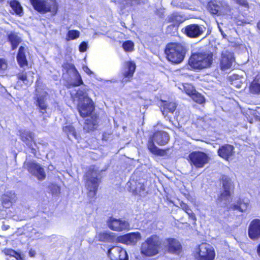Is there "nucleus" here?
I'll return each mask as SVG.
<instances>
[{
    "label": "nucleus",
    "instance_id": "obj_1",
    "mask_svg": "<svg viewBox=\"0 0 260 260\" xmlns=\"http://www.w3.org/2000/svg\"><path fill=\"white\" fill-rule=\"evenodd\" d=\"M71 96L74 102H77V109L82 117L89 116L94 109L93 101L90 99L85 88H78L72 91Z\"/></svg>",
    "mask_w": 260,
    "mask_h": 260
},
{
    "label": "nucleus",
    "instance_id": "obj_2",
    "mask_svg": "<svg viewBox=\"0 0 260 260\" xmlns=\"http://www.w3.org/2000/svg\"><path fill=\"white\" fill-rule=\"evenodd\" d=\"M105 170H100L96 166L90 167L85 176V187L88 190L87 195L90 199L96 196L99 181L102 177V173Z\"/></svg>",
    "mask_w": 260,
    "mask_h": 260
},
{
    "label": "nucleus",
    "instance_id": "obj_3",
    "mask_svg": "<svg viewBox=\"0 0 260 260\" xmlns=\"http://www.w3.org/2000/svg\"><path fill=\"white\" fill-rule=\"evenodd\" d=\"M162 241L158 236L152 235L142 243L141 253L147 256H152L158 254L161 248Z\"/></svg>",
    "mask_w": 260,
    "mask_h": 260
},
{
    "label": "nucleus",
    "instance_id": "obj_4",
    "mask_svg": "<svg viewBox=\"0 0 260 260\" xmlns=\"http://www.w3.org/2000/svg\"><path fill=\"white\" fill-rule=\"evenodd\" d=\"M212 62V55L206 52L194 53L190 56L188 64L195 70L209 68Z\"/></svg>",
    "mask_w": 260,
    "mask_h": 260
},
{
    "label": "nucleus",
    "instance_id": "obj_5",
    "mask_svg": "<svg viewBox=\"0 0 260 260\" xmlns=\"http://www.w3.org/2000/svg\"><path fill=\"white\" fill-rule=\"evenodd\" d=\"M186 52L185 48L177 43L169 44L165 49L168 60L175 64H179L183 60Z\"/></svg>",
    "mask_w": 260,
    "mask_h": 260
},
{
    "label": "nucleus",
    "instance_id": "obj_6",
    "mask_svg": "<svg viewBox=\"0 0 260 260\" xmlns=\"http://www.w3.org/2000/svg\"><path fill=\"white\" fill-rule=\"evenodd\" d=\"M30 2L34 8L39 12H50L52 16L57 13L58 5L56 0H30Z\"/></svg>",
    "mask_w": 260,
    "mask_h": 260
},
{
    "label": "nucleus",
    "instance_id": "obj_7",
    "mask_svg": "<svg viewBox=\"0 0 260 260\" xmlns=\"http://www.w3.org/2000/svg\"><path fill=\"white\" fill-rule=\"evenodd\" d=\"M169 140V136L167 133L164 131H157L153 134L151 141L149 142L148 148L151 152L157 154L159 150L154 143H156L159 145H165L168 143Z\"/></svg>",
    "mask_w": 260,
    "mask_h": 260
},
{
    "label": "nucleus",
    "instance_id": "obj_8",
    "mask_svg": "<svg viewBox=\"0 0 260 260\" xmlns=\"http://www.w3.org/2000/svg\"><path fill=\"white\" fill-rule=\"evenodd\" d=\"M208 8L211 13L217 15L230 14L231 10L230 6L224 0H212L209 2Z\"/></svg>",
    "mask_w": 260,
    "mask_h": 260
},
{
    "label": "nucleus",
    "instance_id": "obj_9",
    "mask_svg": "<svg viewBox=\"0 0 260 260\" xmlns=\"http://www.w3.org/2000/svg\"><path fill=\"white\" fill-rule=\"evenodd\" d=\"M215 256L214 248L207 243H203L199 246L196 255L197 260H214Z\"/></svg>",
    "mask_w": 260,
    "mask_h": 260
},
{
    "label": "nucleus",
    "instance_id": "obj_10",
    "mask_svg": "<svg viewBox=\"0 0 260 260\" xmlns=\"http://www.w3.org/2000/svg\"><path fill=\"white\" fill-rule=\"evenodd\" d=\"M222 181L224 191L221 194L218 200L221 202L223 201V204L226 205L229 202V199L234 185L231 178L227 176H223Z\"/></svg>",
    "mask_w": 260,
    "mask_h": 260
},
{
    "label": "nucleus",
    "instance_id": "obj_11",
    "mask_svg": "<svg viewBox=\"0 0 260 260\" xmlns=\"http://www.w3.org/2000/svg\"><path fill=\"white\" fill-rule=\"evenodd\" d=\"M24 168L39 180H43L46 177L44 169L39 164L34 161H25L24 163Z\"/></svg>",
    "mask_w": 260,
    "mask_h": 260
},
{
    "label": "nucleus",
    "instance_id": "obj_12",
    "mask_svg": "<svg viewBox=\"0 0 260 260\" xmlns=\"http://www.w3.org/2000/svg\"><path fill=\"white\" fill-rule=\"evenodd\" d=\"M191 163L196 168H203L209 161V157L207 154L201 151H194L189 155Z\"/></svg>",
    "mask_w": 260,
    "mask_h": 260
},
{
    "label": "nucleus",
    "instance_id": "obj_13",
    "mask_svg": "<svg viewBox=\"0 0 260 260\" xmlns=\"http://www.w3.org/2000/svg\"><path fill=\"white\" fill-rule=\"evenodd\" d=\"M108 227L112 230L122 231L129 229V225L125 220L110 217L107 221Z\"/></svg>",
    "mask_w": 260,
    "mask_h": 260
},
{
    "label": "nucleus",
    "instance_id": "obj_14",
    "mask_svg": "<svg viewBox=\"0 0 260 260\" xmlns=\"http://www.w3.org/2000/svg\"><path fill=\"white\" fill-rule=\"evenodd\" d=\"M108 255L111 260H128L126 251L119 246H113L108 250Z\"/></svg>",
    "mask_w": 260,
    "mask_h": 260
},
{
    "label": "nucleus",
    "instance_id": "obj_15",
    "mask_svg": "<svg viewBox=\"0 0 260 260\" xmlns=\"http://www.w3.org/2000/svg\"><path fill=\"white\" fill-rule=\"evenodd\" d=\"M235 60L233 54L227 50H224L221 54L220 66L222 71L230 69Z\"/></svg>",
    "mask_w": 260,
    "mask_h": 260
},
{
    "label": "nucleus",
    "instance_id": "obj_16",
    "mask_svg": "<svg viewBox=\"0 0 260 260\" xmlns=\"http://www.w3.org/2000/svg\"><path fill=\"white\" fill-rule=\"evenodd\" d=\"M205 30V27L198 24H190L185 28V34L190 38H197L201 36Z\"/></svg>",
    "mask_w": 260,
    "mask_h": 260
},
{
    "label": "nucleus",
    "instance_id": "obj_17",
    "mask_svg": "<svg viewBox=\"0 0 260 260\" xmlns=\"http://www.w3.org/2000/svg\"><path fill=\"white\" fill-rule=\"evenodd\" d=\"M163 243L168 249V251L171 253L179 254L181 251V245L180 242L175 239H167L164 240Z\"/></svg>",
    "mask_w": 260,
    "mask_h": 260
},
{
    "label": "nucleus",
    "instance_id": "obj_18",
    "mask_svg": "<svg viewBox=\"0 0 260 260\" xmlns=\"http://www.w3.org/2000/svg\"><path fill=\"white\" fill-rule=\"evenodd\" d=\"M141 238V235L139 232L131 233L119 237L120 242L126 245H134Z\"/></svg>",
    "mask_w": 260,
    "mask_h": 260
},
{
    "label": "nucleus",
    "instance_id": "obj_19",
    "mask_svg": "<svg viewBox=\"0 0 260 260\" xmlns=\"http://www.w3.org/2000/svg\"><path fill=\"white\" fill-rule=\"evenodd\" d=\"M248 236L253 240L260 238V220L255 219L250 223L248 228Z\"/></svg>",
    "mask_w": 260,
    "mask_h": 260
},
{
    "label": "nucleus",
    "instance_id": "obj_20",
    "mask_svg": "<svg viewBox=\"0 0 260 260\" xmlns=\"http://www.w3.org/2000/svg\"><path fill=\"white\" fill-rule=\"evenodd\" d=\"M235 148L233 145L225 144L220 147L218 150V155L226 160H229L235 154Z\"/></svg>",
    "mask_w": 260,
    "mask_h": 260
},
{
    "label": "nucleus",
    "instance_id": "obj_21",
    "mask_svg": "<svg viewBox=\"0 0 260 260\" xmlns=\"http://www.w3.org/2000/svg\"><path fill=\"white\" fill-rule=\"evenodd\" d=\"M16 194L12 191H7L3 194L0 199L1 204L6 208H10L12 204L16 202Z\"/></svg>",
    "mask_w": 260,
    "mask_h": 260
},
{
    "label": "nucleus",
    "instance_id": "obj_22",
    "mask_svg": "<svg viewBox=\"0 0 260 260\" xmlns=\"http://www.w3.org/2000/svg\"><path fill=\"white\" fill-rule=\"evenodd\" d=\"M130 191L135 194H139L140 196L145 195V187L144 184L141 182H137L134 180H131L127 183Z\"/></svg>",
    "mask_w": 260,
    "mask_h": 260
},
{
    "label": "nucleus",
    "instance_id": "obj_23",
    "mask_svg": "<svg viewBox=\"0 0 260 260\" xmlns=\"http://www.w3.org/2000/svg\"><path fill=\"white\" fill-rule=\"evenodd\" d=\"M136 70V64L133 61H127L125 62L122 74L124 78L123 82H127L128 78L133 77Z\"/></svg>",
    "mask_w": 260,
    "mask_h": 260
},
{
    "label": "nucleus",
    "instance_id": "obj_24",
    "mask_svg": "<svg viewBox=\"0 0 260 260\" xmlns=\"http://www.w3.org/2000/svg\"><path fill=\"white\" fill-rule=\"evenodd\" d=\"M37 92V105L41 110H45L47 105L45 103V100L48 95L46 91L41 90L38 87L36 88Z\"/></svg>",
    "mask_w": 260,
    "mask_h": 260
},
{
    "label": "nucleus",
    "instance_id": "obj_25",
    "mask_svg": "<svg viewBox=\"0 0 260 260\" xmlns=\"http://www.w3.org/2000/svg\"><path fill=\"white\" fill-rule=\"evenodd\" d=\"M161 110L162 114L166 116L168 113H173L177 107V104L175 102H162Z\"/></svg>",
    "mask_w": 260,
    "mask_h": 260
},
{
    "label": "nucleus",
    "instance_id": "obj_26",
    "mask_svg": "<svg viewBox=\"0 0 260 260\" xmlns=\"http://www.w3.org/2000/svg\"><path fill=\"white\" fill-rule=\"evenodd\" d=\"M22 141L30 148H33L34 134L29 131H24L20 133Z\"/></svg>",
    "mask_w": 260,
    "mask_h": 260
},
{
    "label": "nucleus",
    "instance_id": "obj_27",
    "mask_svg": "<svg viewBox=\"0 0 260 260\" xmlns=\"http://www.w3.org/2000/svg\"><path fill=\"white\" fill-rule=\"evenodd\" d=\"M25 51V48L23 46H20L16 57L17 62L21 68L26 67L28 64Z\"/></svg>",
    "mask_w": 260,
    "mask_h": 260
},
{
    "label": "nucleus",
    "instance_id": "obj_28",
    "mask_svg": "<svg viewBox=\"0 0 260 260\" xmlns=\"http://www.w3.org/2000/svg\"><path fill=\"white\" fill-rule=\"evenodd\" d=\"M98 123L96 117H91L90 118L86 119L83 129L86 132L93 131L96 128Z\"/></svg>",
    "mask_w": 260,
    "mask_h": 260
},
{
    "label": "nucleus",
    "instance_id": "obj_29",
    "mask_svg": "<svg viewBox=\"0 0 260 260\" xmlns=\"http://www.w3.org/2000/svg\"><path fill=\"white\" fill-rule=\"evenodd\" d=\"M249 204V202L248 199H239L237 203L234 205V209L243 212L247 210Z\"/></svg>",
    "mask_w": 260,
    "mask_h": 260
},
{
    "label": "nucleus",
    "instance_id": "obj_30",
    "mask_svg": "<svg viewBox=\"0 0 260 260\" xmlns=\"http://www.w3.org/2000/svg\"><path fill=\"white\" fill-rule=\"evenodd\" d=\"M250 90L252 93H260V74L257 75L251 83Z\"/></svg>",
    "mask_w": 260,
    "mask_h": 260
},
{
    "label": "nucleus",
    "instance_id": "obj_31",
    "mask_svg": "<svg viewBox=\"0 0 260 260\" xmlns=\"http://www.w3.org/2000/svg\"><path fill=\"white\" fill-rule=\"evenodd\" d=\"M63 131L66 133L69 139L72 140L73 138L78 139L76 130L72 125H68L63 126Z\"/></svg>",
    "mask_w": 260,
    "mask_h": 260
},
{
    "label": "nucleus",
    "instance_id": "obj_32",
    "mask_svg": "<svg viewBox=\"0 0 260 260\" xmlns=\"http://www.w3.org/2000/svg\"><path fill=\"white\" fill-rule=\"evenodd\" d=\"M97 240L102 242H110L113 239L112 233L107 232H101L99 233L95 237Z\"/></svg>",
    "mask_w": 260,
    "mask_h": 260
},
{
    "label": "nucleus",
    "instance_id": "obj_33",
    "mask_svg": "<svg viewBox=\"0 0 260 260\" xmlns=\"http://www.w3.org/2000/svg\"><path fill=\"white\" fill-rule=\"evenodd\" d=\"M10 5L13 11L17 15L21 16L23 14V9L19 2L13 0L10 2Z\"/></svg>",
    "mask_w": 260,
    "mask_h": 260
},
{
    "label": "nucleus",
    "instance_id": "obj_34",
    "mask_svg": "<svg viewBox=\"0 0 260 260\" xmlns=\"http://www.w3.org/2000/svg\"><path fill=\"white\" fill-rule=\"evenodd\" d=\"M8 39L12 45V49H15L21 42V39L16 34L11 33L8 36Z\"/></svg>",
    "mask_w": 260,
    "mask_h": 260
},
{
    "label": "nucleus",
    "instance_id": "obj_35",
    "mask_svg": "<svg viewBox=\"0 0 260 260\" xmlns=\"http://www.w3.org/2000/svg\"><path fill=\"white\" fill-rule=\"evenodd\" d=\"M17 78L21 80L26 85H30L33 82V77H28L27 73L24 72L20 73L17 75Z\"/></svg>",
    "mask_w": 260,
    "mask_h": 260
},
{
    "label": "nucleus",
    "instance_id": "obj_36",
    "mask_svg": "<svg viewBox=\"0 0 260 260\" xmlns=\"http://www.w3.org/2000/svg\"><path fill=\"white\" fill-rule=\"evenodd\" d=\"M179 88L184 91L187 95L191 96L196 91L192 85L188 83L183 84L179 87Z\"/></svg>",
    "mask_w": 260,
    "mask_h": 260
},
{
    "label": "nucleus",
    "instance_id": "obj_37",
    "mask_svg": "<svg viewBox=\"0 0 260 260\" xmlns=\"http://www.w3.org/2000/svg\"><path fill=\"white\" fill-rule=\"evenodd\" d=\"M5 253L6 255H9L13 256L16 258L17 260H24V255L11 249H8L5 250Z\"/></svg>",
    "mask_w": 260,
    "mask_h": 260
},
{
    "label": "nucleus",
    "instance_id": "obj_38",
    "mask_svg": "<svg viewBox=\"0 0 260 260\" xmlns=\"http://www.w3.org/2000/svg\"><path fill=\"white\" fill-rule=\"evenodd\" d=\"M80 36V32L76 30H69L66 37V40L69 41L78 38Z\"/></svg>",
    "mask_w": 260,
    "mask_h": 260
},
{
    "label": "nucleus",
    "instance_id": "obj_39",
    "mask_svg": "<svg viewBox=\"0 0 260 260\" xmlns=\"http://www.w3.org/2000/svg\"><path fill=\"white\" fill-rule=\"evenodd\" d=\"M168 20L170 22H180L181 21V16L177 12H174L168 16Z\"/></svg>",
    "mask_w": 260,
    "mask_h": 260
},
{
    "label": "nucleus",
    "instance_id": "obj_40",
    "mask_svg": "<svg viewBox=\"0 0 260 260\" xmlns=\"http://www.w3.org/2000/svg\"><path fill=\"white\" fill-rule=\"evenodd\" d=\"M190 97L194 102L200 104H203L205 102L204 98L201 94L197 92L196 91Z\"/></svg>",
    "mask_w": 260,
    "mask_h": 260
},
{
    "label": "nucleus",
    "instance_id": "obj_41",
    "mask_svg": "<svg viewBox=\"0 0 260 260\" xmlns=\"http://www.w3.org/2000/svg\"><path fill=\"white\" fill-rule=\"evenodd\" d=\"M134 44L131 41H127L123 43L122 47L126 52H131L134 50Z\"/></svg>",
    "mask_w": 260,
    "mask_h": 260
},
{
    "label": "nucleus",
    "instance_id": "obj_42",
    "mask_svg": "<svg viewBox=\"0 0 260 260\" xmlns=\"http://www.w3.org/2000/svg\"><path fill=\"white\" fill-rule=\"evenodd\" d=\"M121 3L124 5V7H125L140 4L141 0H121Z\"/></svg>",
    "mask_w": 260,
    "mask_h": 260
},
{
    "label": "nucleus",
    "instance_id": "obj_43",
    "mask_svg": "<svg viewBox=\"0 0 260 260\" xmlns=\"http://www.w3.org/2000/svg\"><path fill=\"white\" fill-rule=\"evenodd\" d=\"M49 188L53 194L57 195L60 193V187L56 184H51Z\"/></svg>",
    "mask_w": 260,
    "mask_h": 260
},
{
    "label": "nucleus",
    "instance_id": "obj_44",
    "mask_svg": "<svg viewBox=\"0 0 260 260\" xmlns=\"http://www.w3.org/2000/svg\"><path fill=\"white\" fill-rule=\"evenodd\" d=\"M8 67L7 61L3 58H0V73L5 71Z\"/></svg>",
    "mask_w": 260,
    "mask_h": 260
},
{
    "label": "nucleus",
    "instance_id": "obj_45",
    "mask_svg": "<svg viewBox=\"0 0 260 260\" xmlns=\"http://www.w3.org/2000/svg\"><path fill=\"white\" fill-rule=\"evenodd\" d=\"M238 4L244 7L248 8V4L247 2V0H234Z\"/></svg>",
    "mask_w": 260,
    "mask_h": 260
},
{
    "label": "nucleus",
    "instance_id": "obj_46",
    "mask_svg": "<svg viewBox=\"0 0 260 260\" xmlns=\"http://www.w3.org/2000/svg\"><path fill=\"white\" fill-rule=\"evenodd\" d=\"M87 47V43L85 42H83L81 43L79 46V51L83 52L86 50Z\"/></svg>",
    "mask_w": 260,
    "mask_h": 260
},
{
    "label": "nucleus",
    "instance_id": "obj_47",
    "mask_svg": "<svg viewBox=\"0 0 260 260\" xmlns=\"http://www.w3.org/2000/svg\"><path fill=\"white\" fill-rule=\"evenodd\" d=\"M180 206L182 210H184L186 213H187L188 211L191 209L186 204L182 202L180 203Z\"/></svg>",
    "mask_w": 260,
    "mask_h": 260
},
{
    "label": "nucleus",
    "instance_id": "obj_48",
    "mask_svg": "<svg viewBox=\"0 0 260 260\" xmlns=\"http://www.w3.org/2000/svg\"><path fill=\"white\" fill-rule=\"evenodd\" d=\"M83 84V81L82 80L81 76L78 75L77 76V81L74 83V86H79Z\"/></svg>",
    "mask_w": 260,
    "mask_h": 260
},
{
    "label": "nucleus",
    "instance_id": "obj_49",
    "mask_svg": "<svg viewBox=\"0 0 260 260\" xmlns=\"http://www.w3.org/2000/svg\"><path fill=\"white\" fill-rule=\"evenodd\" d=\"M186 213L188 215L189 217L192 218L193 220H196V216L191 209L188 211Z\"/></svg>",
    "mask_w": 260,
    "mask_h": 260
},
{
    "label": "nucleus",
    "instance_id": "obj_50",
    "mask_svg": "<svg viewBox=\"0 0 260 260\" xmlns=\"http://www.w3.org/2000/svg\"><path fill=\"white\" fill-rule=\"evenodd\" d=\"M83 70L88 74V75H91L93 72L87 67H83Z\"/></svg>",
    "mask_w": 260,
    "mask_h": 260
},
{
    "label": "nucleus",
    "instance_id": "obj_51",
    "mask_svg": "<svg viewBox=\"0 0 260 260\" xmlns=\"http://www.w3.org/2000/svg\"><path fill=\"white\" fill-rule=\"evenodd\" d=\"M36 255V251L31 249L29 251V255L30 256V257H34Z\"/></svg>",
    "mask_w": 260,
    "mask_h": 260
},
{
    "label": "nucleus",
    "instance_id": "obj_52",
    "mask_svg": "<svg viewBox=\"0 0 260 260\" xmlns=\"http://www.w3.org/2000/svg\"><path fill=\"white\" fill-rule=\"evenodd\" d=\"M221 34L222 35L223 38H226V35L223 32V30H221Z\"/></svg>",
    "mask_w": 260,
    "mask_h": 260
},
{
    "label": "nucleus",
    "instance_id": "obj_53",
    "mask_svg": "<svg viewBox=\"0 0 260 260\" xmlns=\"http://www.w3.org/2000/svg\"><path fill=\"white\" fill-rule=\"evenodd\" d=\"M257 253H258V255L260 256V244L258 246V248H257Z\"/></svg>",
    "mask_w": 260,
    "mask_h": 260
},
{
    "label": "nucleus",
    "instance_id": "obj_54",
    "mask_svg": "<svg viewBox=\"0 0 260 260\" xmlns=\"http://www.w3.org/2000/svg\"><path fill=\"white\" fill-rule=\"evenodd\" d=\"M257 28L260 30V21L257 23Z\"/></svg>",
    "mask_w": 260,
    "mask_h": 260
},
{
    "label": "nucleus",
    "instance_id": "obj_55",
    "mask_svg": "<svg viewBox=\"0 0 260 260\" xmlns=\"http://www.w3.org/2000/svg\"><path fill=\"white\" fill-rule=\"evenodd\" d=\"M218 28H219V30L220 31V32H221V30H222V29L221 28V27L218 25Z\"/></svg>",
    "mask_w": 260,
    "mask_h": 260
},
{
    "label": "nucleus",
    "instance_id": "obj_56",
    "mask_svg": "<svg viewBox=\"0 0 260 260\" xmlns=\"http://www.w3.org/2000/svg\"><path fill=\"white\" fill-rule=\"evenodd\" d=\"M27 74H28V75H30V74H32V73L30 72H29Z\"/></svg>",
    "mask_w": 260,
    "mask_h": 260
}]
</instances>
